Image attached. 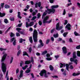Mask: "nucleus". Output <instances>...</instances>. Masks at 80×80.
Returning a JSON list of instances; mask_svg holds the SVG:
<instances>
[{"instance_id":"1","label":"nucleus","mask_w":80,"mask_h":80,"mask_svg":"<svg viewBox=\"0 0 80 80\" xmlns=\"http://www.w3.org/2000/svg\"><path fill=\"white\" fill-rule=\"evenodd\" d=\"M51 7L52 9L48 8V6L46 7V8L47 9V11H46V12H47L48 14H50L51 13H54L55 11V10L54 8H58V5H53Z\"/></svg>"},{"instance_id":"2","label":"nucleus","mask_w":80,"mask_h":80,"mask_svg":"<svg viewBox=\"0 0 80 80\" xmlns=\"http://www.w3.org/2000/svg\"><path fill=\"white\" fill-rule=\"evenodd\" d=\"M37 31L35 29L33 33V39L34 42H37Z\"/></svg>"},{"instance_id":"3","label":"nucleus","mask_w":80,"mask_h":80,"mask_svg":"<svg viewBox=\"0 0 80 80\" xmlns=\"http://www.w3.org/2000/svg\"><path fill=\"white\" fill-rule=\"evenodd\" d=\"M39 74L41 77L44 76V77H46V78H47L48 77V74L47 73V71L45 70H42L40 73H39Z\"/></svg>"},{"instance_id":"4","label":"nucleus","mask_w":80,"mask_h":80,"mask_svg":"<svg viewBox=\"0 0 80 80\" xmlns=\"http://www.w3.org/2000/svg\"><path fill=\"white\" fill-rule=\"evenodd\" d=\"M6 64L4 63L3 62L2 63V68L3 72L4 73V74H5V73L7 71V68L6 67Z\"/></svg>"},{"instance_id":"5","label":"nucleus","mask_w":80,"mask_h":80,"mask_svg":"<svg viewBox=\"0 0 80 80\" xmlns=\"http://www.w3.org/2000/svg\"><path fill=\"white\" fill-rule=\"evenodd\" d=\"M48 19V17L46 16L43 20V23H50L51 21L50 20L49 21H47Z\"/></svg>"},{"instance_id":"6","label":"nucleus","mask_w":80,"mask_h":80,"mask_svg":"<svg viewBox=\"0 0 80 80\" xmlns=\"http://www.w3.org/2000/svg\"><path fill=\"white\" fill-rule=\"evenodd\" d=\"M33 25H34V22L33 21H32L30 22L29 24H28V22H26V26L27 28H28V27H32V26H33Z\"/></svg>"},{"instance_id":"7","label":"nucleus","mask_w":80,"mask_h":80,"mask_svg":"<svg viewBox=\"0 0 80 80\" xmlns=\"http://www.w3.org/2000/svg\"><path fill=\"white\" fill-rule=\"evenodd\" d=\"M2 54H3V55L2 58V62H3L5 60L6 57H7V56L8 55L7 54V53H6V52H3Z\"/></svg>"},{"instance_id":"8","label":"nucleus","mask_w":80,"mask_h":80,"mask_svg":"<svg viewBox=\"0 0 80 80\" xmlns=\"http://www.w3.org/2000/svg\"><path fill=\"white\" fill-rule=\"evenodd\" d=\"M31 61H25V64H29L31 62H32V64H33V62H34V61H33V58L32 57L31 58Z\"/></svg>"},{"instance_id":"9","label":"nucleus","mask_w":80,"mask_h":80,"mask_svg":"<svg viewBox=\"0 0 80 80\" xmlns=\"http://www.w3.org/2000/svg\"><path fill=\"white\" fill-rule=\"evenodd\" d=\"M59 23H58L56 25V29L57 30H61L63 27V26L59 27Z\"/></svg>"},{"instance_id":"10","label":"nucleus","mask_w":80,"mask_h":80,"mask_svg":"<svg viewBox=\"0 0 80 80\" xmlns=\"http://www.w3.org/2000/svg\"><path fill=\"white\" fill-rule=\"evenodd\" d=\"M75 58H71L70 59V60L71 62H73L74 63L76 64V65H77V63H78V60L77 59H74Z\"/></svg>"},{"instance_id":"11","label":"nucleus","mask_w":80,"mask_h":80,"mask_svg":"<svg viewBox=\"0 0 80 80\" xmlns=\"http://www.w3.org/2000/svg\"><path fill=\"white\" fill-rule=\"evenodd\" d=\"M39 42L40 43V45H38V47L40 48L42 47H43L44 44L43 42H42V41L41 39H40L39 40Z\"/></svg>"},{"instance_id":"12","label":"nucleus","mask_w":80,"mask_h":80,"mask_svg":"<svg viewBox=\"0 0 80 80\" xmlns=\"http://www.w3.org/2000/svg\"><path fill=\"white\" fill-rule=\"evenodd\" d=\"M38 7H40L41 6V2H39L38 3H36L35 4V7L36 8H37L38 7Z\"/></svg>"},{"instance_id":"13","label":"nucleus","mask_w":80,"mask_h":80,"mask_svg":"<svg viewBox=\"0 0 80 80\" xmlns=\"http://www.w3.org/2000/svg\"><path fill=\"white\" fill-rule=\"evenodd\" d=\"M62 52L65 54L67 53V48L65 47H63L62 48Z\"/></svg>"},{"instance_id":"14","label":"nucleus","mask_w":80,"mask_h":80,"mask_svg":"<svg viewBox=\"0 0 80 80\" xmlns=\"http://www.w3.org/2000/svg\"><path fill=\"white\" fill-rule=\"evenodd\" d=\"M23 70H22L20 71V73L19 75V78H18L19 80H20V78L22 77L23 76Z\"/></svg>"},{"instance_id":"15","label":"nucleus","mask_w":80,"mask_h":80,"mask_svg":"<svg viewBox=\"0 0 80 80\" xmlns=\"http://www.w3.org/2000/svg\"><path fill=\"white\" fill-rule=\"evenodd\" d=\"M71 27V25H70V24L68 23L66 26L65 28H67L68 30H70V29H71L70 28Z\"/></svg>"},{"instance_id":"16","label":"nucleus","mask_w":80,"mask_h":80,"mask_svg":"<svg viewBox=\"0 0 80 80\" xmlns=\"http://www.w3.org/2000/svg\"><path fill=\"white\" fill-rule=\"evenodd\" d=\"M8 71H7L5 76V78H7V80H9V77H8Z\"/></svg>"},{"instance_id":"17","label":"nucleus","mask_w":80,"mask_h":80,"mask_svg":"<svg viewBox=\"0 0 80 80\" xmlns=\"http://www.w3.org/2000/svg\"><path fill=\"white\" fill-rule=\"evenodd\" d=\"M18 32H19L21 34H23V32L22 31H20L21 30V28H16Z\"/></svg>"},{"instance_id":"18","label":"nucleus","mask_w":80,"mask_h":80,"mask_svg":"<svg viewBox=\"0 0 80 80\" xmlns=\"http://www.w3.org/2000/svg\"><path fill=\"white\" fill-rule=\"evenodd\" d=\"M65 64H62V63H60V68H62V67H65Z\"/></svg>"},{"instance_id":"19","label":"nucleus","mask_w":80,"mask_h":80,"mask_svg":"<svg viewBox=\"0 0 80 80\" xmlns=\"http://www.w3.org/2000/svg\"><path fill=\"white\" fill-rule=\"evenodd\" d=\"M73 58H76L77 56H76V52H74L73 53Z\"/></svg>"},{"instance_id":"20","label":"nucleus","mask_w":80,"mask_h":80,"mask_svg":"<svg viewBox=\"0 0 80 80\" xmlns=\"http://www.w3.org/2000/svg\"><path fill=\"white\" fill-rule=\"evenodd\" d=\"M21 14V13H20V12H18V17L19 18H20V19H21L22 18V17L20 16V15Z\"/></svg>"},{"instance_id":"21","label":"nucleus","mask_w":80,"mask_h":80,"mask_svg":"<svg viewBox=\"0 0 80 80\" xmlns=\"http://www.w3.org/2000/svg\"><path fill=\"white\" fill-rule=\"evenodd\" d=\"M5 15V14L4 13H1V12H0V17H4Z\"/></svg>"},{"instance_id":"22","label":"nucleus","mask_w":80,"mask_h":80,"mask_svg":"<svg viewBox=\"0 0 80 80\" xmlns=\"http://www.w3.org/2000/svg\"><path fill=\"white\" fill-rule=\"evenodd\" d=\"M29 39L30 42H31V43H32V42H33V39H32V37H29Z\"/></svg>"},{"instance_id":"23","label":"nucleus","mask_w":80,"mask_h":80,"mask_svg":"<svg viewBox=\"0 0 80 80\" xmlns=\"http://www.w3.org/2000/svg\"><path fill=\"white\" fill-rule=\"evenodd\" d=\"M47 13H47V12H46V11H45V12H44L43 13V14L42 15V18H43V17H44V16H45V15H47Z\"/></svg>"},{"instance_id":"24","label":"nucleus","mask_w":80,"mask_h":80,"mask_svg":"<svg viewBox=\"0 0 80 80\" xmlns=\"http://www.w3.org/2000/svg\"><path fill=\"white\" fill-rule=\"evenodd\" d=\"M49 68H50V70H51V71H52V70H53V67L52 65H50L49 66Z\"/></svg>"},{"instance_id":"25","label":"nucleus","mask_w":80,"mask_h":80,"mask_svg":"<svg viewBox=\"0 0 80 80\" xmlns=\"http://www.w3.org/2000/svg\"><path fill=\"white\" fill-rule=\"evenodd\" d=\"M80 75V73H73L72 75L73 76H77L78 75Z\"/></svg>"},{"instance_id":"26","label":"nucleus","mask_w":80,"mask_h":80,"mask_svg":"<svg viewBox=\"0 0 80 80\" xmlns=\"http://www.w3.org/2000/svg\"><path fill=\"white\" fill-rule=\"evenodd\" d=\"M53 37H55V38H57V37H58V33H57L56 34H54L53 35Z\"/></svg>"},{"instance_id":"27","label":"nucleus","mask_w":80,"mask_h":80,"mask_svg":"<svg viewBox=\"0 0 80 80\" xmlns=\"http://www.w3.org/2000/svg\"><path fill=\"white\" fill-rule=\"evenodd\" d=\"M66 67L67 70L68 71H69V66L68 65V64H66Z\"/></svg>"},{"instance_id":"28","label":"nucleus","mask_w":80,"mask_h":80,"mask_svg":"<svg viewBox=\"0 0 80 80\" xmlns=\"http://www.w3.org/2000/svg\"><path fill=\"white\" fill-rule=\"evenodd\" d=\"M77 55L78 57H80V51H78L77 52Z\"/></svg>"},{"instance_id":"29","label":"nucleus","mask_w":80,"mask_h":80,"mask_svg":"<svg viewBox=\"0 0 80 80\" xmlns=\"http://www.w3.org/2000/svg\"><path fill=\"white\" fill-rule=\"evenodd\" d=\"M16 43H17V40H14L13 42V45L14 46L16 45Z\"/></svg>"},{"instance_id":"30","label":"nucleus","mask_w":80,"mask_h":80,"mask_svg":"<svg viewBox=\"0 0 80 80\" xmlns=\"http://www.w3.org/2000/svg\"><path fill=\"white\" fill-rule=\"evenodd\" d=\"M46 53H47V51H45L42 52V55H45V54H46Z\"/></svg>"},{"instance_id":"31","label":"nucleus","mask_w":80,"mask_h":80,"mask_svg":"<svg viewBox=\"0 0 80 80\" xmlns=\"http://www.w3.org/2000/svg\"><path fill=\"white\" fill-rule=\"evenodd\" d=\"M23 55L25 56V55H27L28 57V54L27 53V52H23Z\"/></svg>"},{"instance_id":"32","label":"nucleus","mask_w":80,"mask_h":80,"mask_svg":"<svg viewBox=\"0 0 80 80\" xmlns=\"http://www.w3.org/2000/svg\"><path fill=\"white\" fill-rule=\"evenodd\" d=\"M28 67V65H26L25 66V67H22V70H25V69H26V68H27Z\"/></svg>"},{"instance_id":"33","label":"nucleus","mask_w":80,"mask_h":80,"mask_svg":"<svg viewBox=\"0 0 80 80\" xmlns=\"http://www.w3.org/2000/svg\"><path fill=\"white\" fill-rule=\"evenodd\" d=\"M74 34L75 35V36H79L80 35H79V34L76 31H75L74 32Z\"/></svg>"},{"instance_id":"34","label":"nucleus","mask_w":80,"mask_h":80,"mask_svg":"<svg viewBox=\"0 0 80 80\" xmlns=\"http://www.w3.org/2000/svg\"><path fill=\"white\" fill-rule=\"evenodd\" d=\"M13 57H12L11 59V60L10 61V63L11 64L13 62Z\"/></svg>"},{"instance_id":"35","label":"nucleus","mask_w":80,"mask_h":80,"mask_svg":"<svg viewBox=\"0 0 80 80\" xmlns=\"http://www.w3.org/2000/svg\"><path fill=\"white\" fill-rule=\"evenodd\" d=\"M37 18V17L35 16L33 17L32 18V19H31V20L32 21H33V20H35V19L36 18Z\"/></svg>"},{"instance_id":"36","label":"nucleus","mask_w":80,"mask_h":80,"mask_svg":"<svg viewBox=\"0 0 80 80\" xmlns=\"http://www.w3.org/2000/svg\"><path fill=\"white\" fill-rule=\"evenodd\" d=\"M20 53H21V50H19L17 54V56H19L20 54Z\"/></svg>"},{"instance_id":"37","label":"nucleus","mask_w":80,"mask_h":80,"mask_svg":"<svg viewBox=\"0 0 80 80\" xmlns=\"http://www.w3.org/2000/svg\"><path fill=\"white\" fill-rule=\"evenodd\" d=\"M16 40L15 39V38H11V39L10 40V41L11 42H12L13 40Z\"/></svg>"},{"instance_id":"38","label":"nucleus","mask_w":80,"mask_h":80,"mask_svg":"<svg viewBox=\"0 0 80 80\" xmlns=\"http://www.w3.org/2000/svg\"><path fill=\"white\" fill-rule=\"evenodd\" d=\"M11 27H9L6 30V31L5 32V33H7V32H8V31H9V30H10V29H11Z\"/></svg>"},{"instance_id":"39","label":"nucleus","mask_w":80,"mask_h":80,"mask_svg":"<svg viewBox=\"0 0 80 80\" xmlns=\"http://www.w3.org/2000/svg\"><path fill=\"white\" fill-rule=\"evenodd\" d=\"M46 59L47 60H52V58H47Z\"/></svg>"},{"instance_id":"40","label":"nucleus","mask_w":80,"mask_h":80,"mask_svg":"<svg viewBox=\"0 0 80 80\" xmlns=\"http://www.w3.org/2000/svg\"><path fill=\"white\" fill-rule=\"evenodd\" d=\"M50 39H47L46 40V44H48L49 43V42H50Z\"/></svg>"},{"instance_id":"41","label":"nucleus","mask_w":80,"mask_h":80,"mask_svg":"<svg viewBox=\"0 0 80 80\" xmlns=\"http://www.w3.org/2000/svg\"><path fill=\"white\" fill-rule=\"evenodd\" d=\"M0 50L1 51H3V50H7V49L6 48H0Z\"/></svg>"},{"instance_id":"42","label":"nucleus","mask_w":80,"mask_h":80,"mask_svg":"<svg viewBox=\"0 0 80 80\" xmlns=\"http://www.w3.org/2000/svg\"><path fill=\"white\" fill-rule=\"evenodd\" d=\"M10 8V6L8 5H5V8Z\"/></svg>"},{"instance_id":"43","label":"nucleus","mask_w":80,"mask_h":80,"mask_svg":"<svg viewBox=\"0 0 80 80\" xmlns=\"http://www.w3.org/2000/svg\"><path fill=\"white\" fill-rule=\"evenodd\" d=\"M4 22L5 23H8V20H7V19H5L4 20Z\"/></svg>"},{"instance_id":"44","label":"nucleus","mask_w":80,"mask_h":80,"mask_svg":"<svg viewBox=\"0 0 80 80\" xmlns=\"http://www.w3.org/2000/svg\"><path fill=\"white\" fill-rule=\"evenodd\" d=\"M26 73H28L29 72H30V69H28L25 72Z\"/></svg>"},{"instance_id":"45","label":"nucleus","mask_w":80,"mask_h":80,"mask_svg":"<svg viewBox=\"0 0 80 80\" xmlns=\"http://www.w3.org/2000/svg\"><path fill=\"white\" fill-rule=\"evenodd\" d=\"M68 23V21L67 20H64V25H67Z\"/></svg>"},{"instance_id":"46","label":"nucleus","mask_w":80,"mask_h":80,"mask_svg":"<svg viewBox=\"0 0 80 80\" xmlns=\"http://www.w3.org/2000/svg\"><path fill=\"white\" fill-rule=\"evenodd\" d=\"M14 35H15V34H13V33H12V32L11 33L10 36L11 37H13V36H14Z\"/></svg>"},{"instance_id":"47","label":"nucleus","mask_w":80,"mask_h":80,"mask_svg":"<svg viewBox=\"0 0 80 80\" xmlns=\"http://www.w3.org/2000/svg\"><path fill=\"white\" fill-rule=\"evenodd\" d=\"M16 35L17 37H20V33H19L18 32H16Z\"/></svg>"},{"instance_id":"48","label":"nucleus","mask_w":80,"mask_h":80,"mask_svg":"<svg viewBox=\"0 0 80 80\" xmlns=\"http://www.w3.org/2000/svg\"><path fill=\"white\" fill-rule=\"evenodd\" d=\"M68 33L67 32H65L64 33V34H63V37H66V35H67Z\"/></svg>"},{"instance_id":"49","label":"nucleus","mask_w":80,"mask_h":80,"mask_svg":"<svg viewBox=\"0 0 80 80\" xmlns=\"http://www.w3.org/2000/svg\"><path fill=\"white\" fill-rule=\"evenodd\" d=\"M51 40L52 42H54V38L53 37H52L51 38Z\"/></svg>"},{"instance_id":"50","label":"nucleus","mask_w":80,"mask_h":80,"mask_svg":"<svg viewBox=\"0 0 80 80\" xmlns=\"http://www.w3.org/2000/svg\"><path fill=\"white\" fill-rule=\"evenodd\" d=\"M49 1L51 3H53L54 2V0H49Z\"/></svg>"},{"instance_id":"51","label":"nucleus","mask_w":80,"mask_h":80,"mask_svg":"<svg viewBox=\"0 0 80 80\" xmlns=\"http://www.w3.org/2000/svg\"><path fill=\"white\" fill-rule=\"evenodd\" d=\"M38 16V18H40V17L41 15H40V13H38L37 15Z\"/></svg>"},{"instance_id":"52","label":"nucleus","mask_w":80,"mask_h":80,"mask_svg":"<svg viewBox=\"0 0 80 80\" xmlns=\"http://www.w3.org/2000/svg\"><path fill=\"white\" fill-rule=\"evenodd\" d=\"M4 5H5V3H1V8H3V6H4Z\"/></svg>"},{"instance_id":"53","label":"nucleus","mask_w":80,"mask_h":80,"mask_svg":"<svg viewBox=\"0 0 80 80\" xmlns=\"http://www.w3.org/2000/svg\"><path fill=\"white\" fill-rule=\"evenodd\" d=\"M19 42V43H22V42H23V39L22 38H20Z\"/></svg>"},{"instance_id":"54","label":"nucleus","mask_w":80,"mask_h":80,"mask_svg":"<svg viewBox=\"0 0 80 80\" xmlns=\"http://www.w3.org/2000/svg\"><path fill=\"white\" fill-rule=\"evenodd\" d=\"M68 16L69 17H71L73 16L72 14H68Z\"/></svg>"},{"instance_id":"55","label":"nucleus","mask_w":80,"mask_h":80,"mask_svg":"<svg viewBox=\"0 0 80 80\" xmlns=\"http://www.w3.org/2000/svg\"><path fill=\"white\" fill-rule=\"evenodd\" d=\"M22 25V23H19L18 25V27H21Z\"/></svg>"},{"instance_id":"56","label":"nucleus","mask_w":80,"mask_h":80,"mask_svg":"<svg viewBox=\"0 0 80 80\" xmlns=\"http://www.w3.org/2000/svg\"><path fill=\"white\" fill-rule=\"evenodd\" d=\"M69 68L70 69H73V67L72 65H71L69 66Z\"/></svg>"},{"instance_id":"57","label":"nucleus","mask_w":80,"mask_h":80,"mask_svg":"<svg viewBox=\"0 0 80 80\" xmlns=\"http://www.w3.org/2000/svg\"><path fill=\"white\" fill-rule=\"evenodd\" d=\"M38 23L39 25H42V21H39L38 22Z\"/></svg>"},{"instance_id":"58","label":"nucleus","mask_w":80,"mask_h":80,"mask_svg":"<svg viewBox=\"0 0 80 80\" xmlns=\"http://www.w3.org/2000/svg\"><path fill=\"white\" fill-rule=\"evenodd\" d=\"M65 13H66V12L65 11V9H64L63 12V13L62 14V15H65Z\"/></svg>"},{"instance_id":"59","label":"nucleus","mask_w":80,"mask_h":80,"mask_svg":"<svg viewBox=\"0 0 80 80\" xmlns=\"http://www.w3.org/2000/svg\"><path fill=\"white\" fill-rule=\"evenodd\" d=\"M76 48L77 49H80V45H79L78 46H77V47H76Z\"/></svg>"},{"instance_id":"60","label":"nucleus","mask_w":80,"mask_h":80,"mask_svg":"<svg viewBox=\"0 0 80 80\" xmlns=\"http://www.w3.org/2000/svg\"><path fill=\"white\" fill-rule=\"evenodd\" d=\"M70 5H72V3H68L67 5V7H69Z\"/></svg>"},{"instance_id":"61","label":"nucleus","mask_w":80,"mask_h":80,"mask_svg":"<svg viewBox=\"0 0 80 80\" xmlns=\"http://www.w3.org/2000/svg\"><path fill=\"white\" fill-rule=\"evenodd\" d=\"M46 56L47 57H50V54H49V53H47V54Z\"/></svg>"},{"instance_id":"62","label":"nucleus","mask_w":80,"mask_h":80,"mask_svg":"<svg viewBox=\"0 0 80 80\" xmlns=\"http://www.w3.org/2000/svg\"><path fill=\"white\" fill-rule=\"evenodd\" d=\"M10 20L11 21H14V18H10Z\"/></svg>"},{"instance_id":"63","label":"nucleus","mask_w":80,"mask_h":80,"mask_svg":"<svg viewBox=\"0 0 80 80\" xmlns=\"http://www.w3.org/2000/svg\"><path fill=\"white\" fill-rule=\"evenodd\" d=\"M53 78H58V77L57 76H54L52 77Z\"/></svg>"},{"instance_id":"64","label":"nucleus","mask_w":80,"mask_h":80,"mask_svg":"<svg viewBox=\"0 0 80 80\" xmlns=\"http://www.w3.org/2000/svg\"><path fill=\"white\" fill-rule=\"evenodd\" d=\"M29 52H31V51H32V48L31 47L29 48Z\"/></svg>"}]
</instances>
